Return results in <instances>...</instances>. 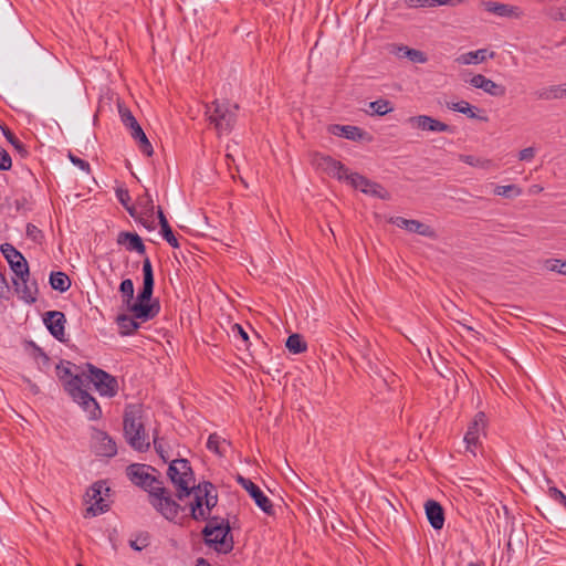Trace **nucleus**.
Here are the masks:
<instances>
[{"instance_id":"1","label":"nucleus","mask_w":566,"mask_h":566,"mask_svg":"<svg viewBox=\"0 0 566 566\" xmlns=\"http://www.w3.org/2000/svg\"><path fill=\"white\" fill-rule=\"evenodd\" d=\"M149 470L156 472V469L150 465L133 463L127 467L126 474L132 483L148 493V503L158 514L169 522L177 523L180 511L186 507L171 496L170 491L164 486V482L149 473Z\"/></svg>"},{"instance_id":"2","label":"nucleus","mask_w":566,"mask_h":566,"mask_svg":"<svg viewBox=\"0 0 566 566\" xmlns=\"http://www.w3.org/2000/svg\"><path fill=\"white\" fill-rule=\"evenodd\" d=\"M154 286V270L148 256L143 260V287L139 290L135 301L133 281L130 279H125L119 284V292L128 311H130L133 315L142 322L150 321L159 314V301L151 300Z\"/></svg>"},{"instance_id":"3","label":"nucleus","mask_w":566,"mask_h":566,"mask_svg":"<svg viewBox=\"0 0 566 566\" xmlns=\"http://www.w3.org/2000/svg\"><path fill=\"white\" fill-rule=\"evenodd\" d=\"M123 430L127 443L136 451L149 449L148 434L144 423V408L140 403H128L124 409Z\"/></svg>"},{"instance_id":"4","label":"nucleus","mask_w":566,"mask_h":566,"mask_svg":"<svg viewBox=\"0 0 566 566\" xmlns=\"http://www.w3.org/2000/svg\"><path fill=\"white\" fill-rule=\"evenodd\" d=\"M239 105L229 101L214 99L206 104V116L219 135L230 134L238 119Z\"/></svg>"},{"instance_id":"5","label":"nucleus","mask_w":566,"mask_h":566,"mask_svg":"<svg viewBox=\"0 0 566 566\" xmlns=\"http://www.w3.org/2000/svg\"><path fill=\"white\" fill-rule=\"evenodd\" d=\"M64 391L82 408L88 420L96 421L102 418V408L97 400L85 389L82 376H75L66 380Z\"/></svg>"},{"instance_id":"6","label":"nucleus","mask_w":566,"mask_h":566,"mask_svg":"<svg viewBox=\"0 0 566 566\" xmlns=\"http://www.w3.org/2000/svg\"><path fill=\"white\" fill-rule=\"evenodd\" d=\"M167 476L176 489V497L184 501L191 495L190 486L196 483L195 472L187 459H175L169 462Z\"/></svg>"},{"instance_id":"7","label":"nucleus","mask_w":566,"mask_h":566,"mask_svg":"<svg viewBox=\"0 0 566 566\" xmlns=\"http://www.w3.org/2000/svg\"><path fill=\"white\" fill-rule=\"evenodd\" d=\"M84 367L86 369L84 386L86 382H92L102 397L113 398L118 394L119 386L115 376L91 363H86Z\"/></svg>"},{"instance_id":"8","label":"nucleus","mask_w":566,"mask_h":566,"mask_svg":"<svg viewBox=\"0 0 566 566\" xmlns=\"http://www.w3.org/2000/svg\"><path fill=\"white\" fill-rule=\"evenodd\" d=\"M203 543L213 548L218 554H229L233 551L234 541L231 526L220 527L219 525H205L201 530Z\"/></svg>"},{"instance_id":"9","label":"nucleus","mask_w":566,"mask_h":566,"mask_svg":"<svg viewBox=\"0 0 566 566\" xmlns=\"http://www.w3.org/2000/svg\"><path fill=\"white\" fill-rule=\"evenodd\" d=\"M117 107L123 125L130 132V136L137 143L139 150L145 156L151 157L154 148L130 109L124 103H118Z\"/></svg>"},{"instance_id":"10","label":"nucleus","mask_w":566,"mask_h":566,"mask_svg":"<svg viewBox=\"0 0 566 566\" xmlns=\"http://www.w3.org/2000/svg\"><path fill=\"white\" fill-rule=\"evenodd\" d=\"M111 489L106 485L105 481L95 482L87 491L86 496L93 503L86 509L85 516H96L103 514L109 510V504L104 499V494L107 495Z\"/></svg>"},{"instance_id":"11","label":"nucleus","mask_w":566,"mask_h":566,"mask_svg":"<svg viewBox=\"0 0 566 566\" xmlns=\"http://www.w3.org/2000/svg\"><path fill=\"white\" fill-rule=\"evenodd\" d=\"M92 448L96 455L113 458L117 454L115 440L104 430L92 428Z\"/></svg>"},{"instance_id":"12","label":"nucleus","mask_w":566,"mask_h":566,"mask_svg":"<svg viewBox=\"0 0 566 566\" xmlns=\"http://www.w3.org/2000/svg\"><path fill=\"white\" fill-rule=\"evenodd\" d=\"M237 482L249 493V495L253 499L256 506H259L265 514H274L272 501L263 493V491L255 483L240 474L237 476Z\"/></svg>"},{"instance_id":"13","label":"nucleus","mask_w":566,"mask_h":566,"mask_svg":"<svg viewBox=\"0 0 566 566\" xmlns=\"http://www.w3.org/2000/svg\"><path fill=\"white\" fill-rule=\"evenodd\" d=\"M313 163L318 169H322L328 176L339 181H345V175L349 172L348 168L342 161L328 155L315 154Z\"/></svg>"},{"instance_id":"14","label":"nucleus","mask_w":566,"mask_h":566,"mask_svg":"<svg viewBox=\"0 0 566 566\" xmlns=\"http://www.w3.org/2000/svg\"><path fill=\"white\" fill-rule=\"evenodd\" d=\"M43 323L50 334L59 342L64 343L66 317L63 312L48 311L43 314Z\"/></svg>"},{"instance_id":"15","label":"nucleus","mask_w":566,"mask_h":566,"mask_svg":"<svg viewBox=\"0 0 566 566\" xmlns=\"http://www.w3.org/2000/svg\"><path fill=\"white\" fill-rule=\"evenodd\" d=\"M191 489V495H193V500L188 504L185 505V512L186 510H189V517L192 518L196 522L205 521V497H203V482L198 484H192L190 486ZM184 507V505H181Z\"/></svg>"},{"instance_id":"16","label":"nucleus","mask_w":566,"mask_h":566,"mask_svg":"<svg viewBox=\"0 0 566 566\" xmlns=\"http://www.w3.org/2000/svg\"><path fill=\"white\" fill-rule=\"evenodd\" d=\"M480 6L489 13L509 19H521L524 15L523 10L517 6L496 1H481Z\"/></svg>"},{"instance_id":"17","label":"nucleus","mask_w":566,"mask_h":566,"mask_svg":"<svg viewBox=\"0 0 566 566\" xmlns=\"http://www.w3.org/2000/svg\"><path fill=\"white\" fill-rule=\"evenodd\" d=\"M327 130L334 136L343 137L348 140H371V136L358 126L332 124L328 126Z\"/></svg>"},{"instance_id":"18","label":"nucleus","mask_w":566,"mask_h":566,"mask_svg":"<svg viewBox=\"0 0 566 566\" xmlns=\"http://www.w3.org/2000/svg\"><path fill=\"white\" fill-rule=\"evenodd\" d=\"M412 127L428 132L453 133L454 128L428 115L412 116L408 119Z\"/></svg>"},{"instance_id":"19","label":"nucleus","mask_w":566,"mask_h":566,"mask_svg":"<svg viewBox=\"0 0 566 566\" xmlns=\"http://www.w3.org/2000/svg\"><path fill=\"white\" fill-rule=\"evenodd\" d=\"M470 84L494 97H503L506 93L505 86L495 83L482 74L473 75L470 80Z\"/></svg>"},{"instance_id":"20","label":"nucleus","mask_w":566,"mask_h":566,"mask_svg":"<svg viewBox=\"0 0 566 566\" xmlns=\"http://www.w3.org/2000/svg\"><path fill=\"white\" fill-rule=\"evenodd\" d=\"M427 518L432 528L439 531L444 525V510L436 500H428L424 503Z\"/></svg>"},{"instance_id":"21","label":"nucleus","mask_w":566,"mask_h":566,"mask_svg":"<svg viewBox=\"0 0 566 566\" xmlns=\"http://www.w3.org/2000/svg\"><path fill=\"white\" fill-rule=\"evenodd\" d=\"M116 242L119 245H124L127 251H135L138 254L146 253V247L142 238L135 232H119Z\"/></svg>"},{"instance_id":"22","label":"nucleus","mask_w":566,"mask_h":566,"mask_svg":"<svg viewBox=\"0 0 566 566\" xmlns=\"http://www.w3.org/2000/svg\"><path fill=\"white\" fill-rule=\"evenodd\" d=\"M203 497H205V521L210 517V513L218 504V492L216 486L209 482L203 481Z\"/></svg>"},{"instance_id":"23","label":"nucleus","mask_w":566,"mask_h":566,"mask_svg":"<svg viewBox=\"0 0 566 566\" xmlns=\"http://www.w3.org/2000/svg\"><path fill=\"white\" fill-rule=\"evenodd\" d=\"M488 56L492 59L494 56V52L489 53L486 49H479L460 55L457 61L464 65L479 64L484 62Z\"/></svg>"},{"instance_id":"24","label":"nucleus","mask_w":566,"mask_h":566,"mask_svg":"<svg viewBox=\"0 0 566 566\" xmlns=\"http://www.w3.org/2000/svg\"><path fill=\"white\" fill-rule=\"evenodd\" d=\"M459 159H460V161H462L467 165H470L472 167H476L480 169H484V170H491V169L499 168V166L492 159L484 158V157H475L472 155L461 154V155H459Z\"/></svg>"},{"instance_id":"25","label":"nucleus","mask_w":566,"mask_h":566,"mask_svg":"<svg viewBox=\"0 0 566 566\" xmlns=\"http://www.w3.org/2000/svg\"><path fill=\"white\" fill-rule=\"evenodd\" d=\"M136 319L135 316L130 317L127 314H119L116 318V323L119 327L120 335L128 336L134 334L140 327V324Z\"/></svg>"},{"instance_id":"26","label":"nucleus","mask_w":566,"mask_h":566,"mask_svg":"<svg viewBox=\"0 0 566 566\" xmlns=\"http://www.w3.org/2000/svg\"><path fill=\"white\" fill-rule=\"evenodd\" d=\"M71 366H73V364L71 361H67V360H62L57 366H56V374L60 378V380L64 384L66 380L69 379H72L73 377L75 376H82L83 379L85 378V373H86V369L85 370H81V371H77V373H73L72 369H71ZM75 369L76 370H80L81 367L80 366H76L74 365Z\"/></svg>"},{"instance_id":"27","label":"nucleus","mask_w":566,"mask_h":566,"mask_svg":"<svg viewBox=\"0 0 566 566\" xmlns=\"http://www.w3.org/2000/svg\"><path fill=\"white\" fill-rule=\"evenodd\" d=\"M408 8L450 6L457 7L464 0H403Z\"/></svg>"},{"instance_id":"28","label":"nucleus","mask_w":566,"mask_h":566,"mask_svg":"<svg viewBox=\"0 0 566 566\" xmlns=\"http://www.w3.org/2000/svg\"><path fill=\"white\" fill-rule=\"evenodd\" d=\"M447 107L451 111L464 114L469 118H479L484 122L488 120L486 116H478L474 112L476 109V107L472 106L470 103H468L465 101H460V102H455V103L454 102L447 103Z\"/></svg>"},{"instance_id":"29","label":"nucleus","mask_w":566,"mask_h":566,"mask_svg":"<svg viewBox=\"0 0 566 566\" xmlns=\"http://www.w3.org/2000/svg\"><path fill=\"white\" fill-rule=\"evenodd\" d=\"M50 285L53 290L61 293L66 292L71 287V280L64 272L56 271L50 274Z\"/></svg>"},{"instance_id":"30","label":"nucleus","mask_w":566,"mask_h":566,"mask_svg":"<svg viewBox=\"0 0 566 566\" xmlns=\"http://www.w3.org/2000/svg\"><path fill=\"white\" fill-rule=\"evenodd\" d=\"M22 281L21 298L28 303L33 304L36 302L38 283L36 281L29 282V277L20 279Z\"/></svg>"},{"instance_id":"31","label":"nucleus","mask_w":566,"mask_h":566,"mask_svg":"<svg viewBox=\"0 0 566 566\" xmlns=\"http://www.w3.org/2000/svg\"><path fill=\"white\" fill-rule=\"evenodd\" d=\"M407 231L420 234L426 238L436 239L437 232L430 226L420 222L419 220L410 219Z\"/></svg>"},{"instance_id":"32","label":"nucleus","mask_w":566,"mask_h":566,"mask_svg":"<svg viewBox=\"0 0 566 566\" xmlns=\"http://www.w3.org/2000/svg\"><path fill=\"white\" fill-rule=\"evenodd\" d=\"M285 347L292 354H302L306 352L307 344L304 340L303 336L300 334H292L287 337L285 342Z\"/></svg>"},{"instance_id":"33","label":"nucleus","mask_w":566,"mask_h":566,"mask_svg":"<svg viewBox=\"0 0 566 566\" xmlns=\"http://www.w3.org/2000/svg\"><path fill=\"white\" fill-rule=\"evenodd\" d=\"M1 130L6 139L14 147L22 158L29 155L27 146L7 127L1 126Z\"/></svg>"},{"instance_id":"34","label":"nucleus","mask_w":566,"mask_h":566,"mask_svg":"<svg viewBox=\"0 0 566 566\" xmlns=\"http://www.w3.org/2000/svg\"><path fill=\"white\" fill-rule=\"evenodd\" d=\"M345 181L348 182L353 188L363 192V189H367L373 180L358 172H348V175H345Z\"/></svg>"},{"instance_id":"35","label":"nucleus","mask_w":566,"mask_h":566,"mask_svg":"<svg viewBox=\"0 0 566 566\" xmlns=\"http://www.w3.org/2000/svg\"><path fill=\"white\" fill-rule=\"evenodd\" d=\"M137 206L140 208V214L153 218L155 213V206L151 196L146 191L137 199Z\"/></svg>"},{"instance_id":"36","label":"nucleus","mask_w":566,"mask_h":566,"mask_svg":"<svg viewBox=\"0 0 566 566\" xmlns=\"http://www.w3.org/2000/svg\"><path fill=\"white\" fill-rule=\"evenodd\" d=\"M398 54L400 56L408 57L413 63H421L422 64V63H426L428 61L427 55L422 51L416 50V49H410L408 46H399L398 48Z\"/></svg>"},{"instance_id":"37","label":"nucleus","mask_w":566,"mask_h":566,"mask_svg":"<svg viewBox=\"0 0 566 566\" xmlns=\"http://www.w3.org/2000/svg\"><path fill=\"white\" fill-rule=\"evenodd\" d=\"M13 273L19 277H30L29 264L25 258L22 255V259H17L8 262Z\"/></svg>"},{"instance_id":"38","label":"nucleus","mask_w":566,"mask_h":566,"mask_svg":"<svg viewBox=\"0 0 566 566\" xmlns=\"http://www.w3.org/2000/svg\"><path fill=\"white\" fill-rule=\"evenodd\" d=\"M371 114L384 116L394 111L391 103L388 99L379 98L369 103Z\"/></svg>"},{"instance_id":"39","label":"nucleus","mask_w":566,"mask_h":566,"mask_svg":"<svg viewBox=\"0 0 566 566\" xmlns=\"http://www.w3.org/2000/svg\"><path fill=\"white\" fill-rule=\"evenodd\" d=\"M363 192L382 200L390 199V193L380 184L376 181H371L370 186L367 187V189H363Z\"/></svg>"},{"instance_id":"40","label":"nucleus","mask_w":566,"mask_h":566,"mask_svg":"<svg viewBox=\"0 0 566 566\" xmlns=\"http://www.w3.org/2000/svg\"><path fill=\"white\" fill-rule=\"evenodd\" d=\"M488 424L486 416L483 411H479L469 424V429L474 430L476 433L484 432Z\"/></svg>"},{"instance_id":"41","label":"nucleus","mask_w":566,"mask_h":566,"mask_svg":"<svg viewBox=\"0 0 566 566\" xmlns=\"http://www.w3.org/2000/svg\"><path fill=\"white\" fill-rule=\"evenodd\" d=\"M494 193L496 196L510 198L520 196L522 193V190L516 185L496 186L494 189Z\"/></svg>"},{"instance_id":"42","label":"nucleus","mask_w":566,"mask_h":566,"mask_svg":"<svg viewBox=\"0 0 566 566\" xmlns=\"http://www.w3.org/2000/svg\"><path fill=\"white\" fill-rule=\"evenodd\" d=\"M545 14L553 21L566 22V8L565 7L551 6L545 10Z\"/></svg>"},{"instance_id":"43","label":"nucleus","mask_w":566,"mask_h":566,"mask_svg":"<svg viewBox=\"0 0 566 566\" xmlns=\"http://www.w3.org/2000/svg\"><path fill=\"white\" fill-rule=\"evenodd\" d=\"M160 233L163 235V238L172 247V248H178L179 247V242L177 240V238L175 237L174 234V231L169 224V222H165V224H163L161 229H160Z\"/></svg>"},{"instance_id":"44","label":"nucleus","mask_w":566,"mask_h":566,"mask_svg":"<svg viewBox=\"0 0 566 566\" xmlns=\"http://www.w3.org/2000/svg\"><path fill=\"white\" fill-rule=\"evenodd\" d=\"M1 252L4 255V258L7 259L8 262H10L12 260H17V259H22V255H23L19 250H17L10 243H3L1 245Z\"/></svg>"},{"instance_id":"45","label":"nucleus","mask_w":566,"mask_h":566,"mask_svg":"<svg viewBox=\"0 0 566 566\" xmlns=\"http://www.w3.org/2000/svg\"><path fill=\"white\" fill-rule=\"evenodd\" d=\"M545 266L549 271H554L566 276V261L558 259L547 260Z\"/></svg>"},{"instance_id":"46","label":"nucleus","mask_w":566,"mask_h":566,"mask_svg":"<svg viewBox=\"0 0 566 566\" xmlns=\"http://www.w3.org/2000/svg\"><path fill=\"white\" fill-rule=\"evenodd\" d=\"M154 448H155L157 454L160 457V459L165 463H169L170 462L169 461L168 451L165 448V443H164V439L163 438H158V437L154 438Z\"/></svg>"},{"instance_id":"47","label":"nucleus","mask_w":566,"mask_h":566,"mask_svg":"<svg viewBox=\"0 0 566 566\" xmlns=\"http://www.w3.org/2000/svg\"><path fill=\"white\" fill-rule=\"evenodd\" d=\"M149 544V536L148 534H144L138 536L134 541H129V546L137 552L143 551L145 547H147Z\"/></svg>"},{"instance_id":"48","label":"nucleus","mask_w":566,"mask_h":566,"mask_svg":"<svg viewBox=\"0 0 566 566\" xmlns=\"http://www.w3.org/2000/svg\"><path fill=\"white\" fill-rule=\"evenodd\" d=\"M12 167V159L9 153L0 147V170L7 171Z\"/></svg>"},{"instance_id":"49","label":"nucleus","mask_w":566,"mask_h":566,"mask_svg":"<svg viewBox=\"0 0 566 566\" xmlns=\"http://www.w3.org/2000/svg\"><path fill=\"white\" fill-rule=\"evenodd\" d=\"M27 235L35 242L43 238L42 231L33 223L27 224Z\"/></svg>"},{"instance_id":"50","label":"nucleus","mask_w":566,"mask_h":566,"mask_svg":"<svg viewBox=\"0 0 566 566\" xmlns=\"http://www.w3.org/2000/svg\"><path fill=\"white\" fill-rule=\"evenodd\" d=\"M116 198L122 203L124 208H126L130 202V195L128 189L126 188H117L116 191Z\"/></svg>"},{"instance_id":"51","label":"nucleus","mask_w":566,"mask_h":566,"mask_svg":"<svg viewBox=\"0 0 566 566\" xmlns=\"http://www.w3.org/2000/svg\"><path fill=\"white\" fill-rule=\"evenodd\" d=\"M479 433H476L474 430H471L468 428L467 433L464 436V441L467 443L468 449H471L472 447H476L479 443Z\"/></svg>"},{"instance_id":"52","label":"nucleus","mask_w":566,"mask_h":566,"mask_svg":"<svg viewBox=\"0 0 566 566\" xmlns=\"http://www.w3.org/2000/svg\"><path fill=\"white\" fill-rule=\"evenodd\" d=\"M205 522H207L206 525H210V526H216V525H219L220 527L230 526V522L228 518L212 515V513H210V517L207 518Z\"/></svg>"},{"instance_id":"53","label":"nucleus","mask_w":566,"mask_h":566,"mask_svg":"<svg viewBox=\"0 0 566 566\" xmlns=\"http://www.w3.org/2000/svg\"><path fill=\"white\" fill-rule=\"evenodd\" d=\"M219 443H220V437L217 433H211L207 440V448L210 451L216 452L217 454H221V452L219 450Z\"/></svg>"},{"instance_id":"54","label":"nucleus","mask_w":566,"mask_h":566,"mask_svg":"<svg viewBox=\"0 0 566 566\" xmlns=\"http://www.w3.org/2000/svg\"><path fill=\"white\" fill-rule=\"evenodd\" d=\"M533 95H534L535 99H539V101H552L553 99L551 86L536 90L535 92H533Z\"/></svg>"},{"instance_id":"55","label":"nucleus","mask_w":566,"mask_h":566,"mask_svg":"<svg viewBox=\"0 0 566 566\" xmlns=\"http://www.w3.org/2000/svg\"><path fill=\"white\" fill-rule=\"evenodd\" d=\"M69 158H70V160L72 161L73 165L77 166L80 169H82V170H84L86 172H90L91 167H90V164L86 160H84V159L73 155L72 153H69Z\"/></svg>"},{"instance_id":"56","label":"nucleus","mask_w":566,"mask_h":566,"mask_svg":"<svg viewBox=\"0 0 566 566\" xmlns=\"http://www.w3.org/2000/svg\"><path fill=\"white\" fill-rule=\"evenodd\" d=\"M551 92L553 94V99L566 98V84H564V85H551Z\"/></svg>"},{"instance_id":"57","label":"nucleus","mask_w":566,"mask_h":566,"mask_svg":"<svg viewBox=\"0 0 566 566\" xmlns=\"http://www.w3.org/2000/svg\"><path fill=\"white\" fill-rule=\"evenodd\" d=\"M232 332L244 342L247 347L249 346V335L240 324H234L232 326Z\"/></svg>"},{"instance_id":"58","label":"nucleus","mask_w":566,"mask_h":566,"mask_svg":"<svg viewBox=\"0 0 566 566\" xmlns=\"http://www.w3.org/2000/svg\"><path fill=\"white\" fill-rule=\"evenodd\" d=\"M410 219H406L402 217H391L388 222L397 226L398 228L407 230L409 227Z\"/></svg>"},{"instance_id":"59","label":"nucleus","mask_w":566,"mask_h":566,"mask_svg":"<svg viewBox=\"0 0 566 566\" xmlns=\"http://www.w3.org/2000/svg\"><path fill=\"white\" fill-rule=\"evenodd\" d=\"M534 156H535V148H533V147L524 148L518 153V159L522 161H528V160L533 159Z\"/></svg>"},{"instance_id":"60","label":"nucleus","mask_w":566,"mask_h":566,"mask_svg":"<svg viewBox=\"0 0 566 566\" xmlns=\"http://www.w3.org/2000/svg\"><path fill=\"white\" fill-rule=\"evenodd\" d=\"M140 222L147 230L151 231L156 229V224L153 218H143L142 216L137 220Z\"/></svg>"},{"instance_id":"61","label":"nucleus","mask_w":566,"mask_h":566,"mask_svg":"<svg viewBox=\"0 0 566 566\" xmlns=\"http://www.w3.org/2000/svg\"><path fill=\"white\" fill-rule=\"evenodd\" d=\"M27 205H28V200L24 197L14 200V207L18 212L27 209L25 208Z\"/></svg>"},{"instance_id":"62","label":"nucleus","mask_w":566,"mask_h":566,"mask_svg":"<svg viewBox=\"0 0 566 566\" xmlns=\"http://www.w3.org/2000/svg\"><path fill=\"white\" fill-rule=\"evenodd\" d=\"M125 209L129 213V216L133 217L136 221L142 216L140 213L137 212L136 207L130 203Z\"/></svg>"},{"instance_id":"63","label":"nucleus","mask_w":566,"mask_h":566,"mask_svg":"<svg viewBox=\"0 0 566 566\" xmlns=\"http://www.w3.org/2000/svg\"><path fill=\"white\" fill-rule=\"evenodd\" d=\"M157 218H158L160 228L163 227V224H165V222H168V220L160 207L157 208Z\"/></svg>"},{"instance_id":"64","label":"nucleus","mask_w":566,"mask_h":566,"mask_svg":"<svg viewBox=\"0 0 566 566\" xmlns=\"http://www.w3.org/2000/svg\"><path fill=\"white\" fill-rule=\"evenodd\" d=\"M31 345L33 346L34 350L38 353V355L40 357H42L44 360H49V356L46 355V353L41 348L39 347L35 343L31 342Z\"/></svg>"}]
</instances>
